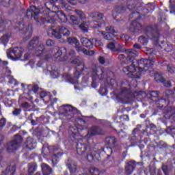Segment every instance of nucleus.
Here are the masks:
<instances>
[{
  "mask_svg": "<svg viewBox=\"0 0 175 175\" xmlns=\"http://www.w3.org/2000/svg\"><path fill=\"white\" fill-rule=\"evenodd\" d=\"M57 1V0H50L49 2L45 3V7L48 12L43 10V8L40 7L39 8H36V7L31 5L27 12V18H31V17H33L36 21H39L38 16L40 13H44V14H46L45 21L49 24H55L57 21V18L55 17H57L62 23H67L68 17H66L64 12L58 11L57 13L55 12H50V10H55V9H57V6L54 5Z\"/></svg>",
  "mask_w": 175,
  "mask_h": 175,
  "instance_id": "f257e3e1",
  "label": "nucleus"
},
{
  "mask_svg": "<svg viewBox=\"0 0 175 175\" xmlns=\"http://www.w3.org/2000/svg\"><path fill=\"white\" fill-rule=\"evenodd\" d=\"M154 62H155V59H141L137 61L138 64V71L134 64H131L126 68H123L124 72H129L127 75L130 76V77H133V79H139L140 75H143L144 72L148 70L153 65Z\"/></svg>",
  "mask_w": 175,
  "mask_h": 175,
  "instance_id": "f03ea898",
  "label": "nucleus"
},
{
  "mask_svg": "<svg viewBox=\"0 0 175 175\" xmlns=\"http://www.w3.org/2000/svg\"><path fill=\"white\" fill-rule=\"evenodd\" d=\"M85 129V120L82 118H77L74 126H70L69 129V135L71 140H79L77 137L79 136L81 131Z\"/></svg>",
  "mask_w": 175,
  "mask_h": 175,
  "instance_id": "7ed1b4c3",
  "label": "nucleus"
},
{
  "mask_svg": "<svg viewBox=\"0 0 175 175\" xmlns=\"http://www.w3.org/2000/svg\"><path fill=\"white\" fill-rule=\"evenodd\" d=\"M46 32L49 36H54L56 39H61L62 38L61 33H62L64 36H69L70 35V31L62 26L49 27Z\"/></svg>",
  "mask_w": 175,
  "mask_h": 175,
  "instance_id": "20e7f679",
  "label": "nucleus"
},
{
  "mask_svg": "<svg viewBox=\"0 0 175 175\" xmlns=\"http://www.w3.org/2000/svg\"><path fill=\"white\" fill-rule=\"evenodd\" d=\"M106 75V70L98 65H94L92 68V79L93 80L92 83V87L96 88L98 84L95 81L96 80H103Z\"/></svg>",
  "mask_w": 175,
  "mask_h": 175,
  "instance_id": "39448f33",
  "label": "nucleus"
},
{
  "mask_svg": "<svg viewBox=\"0 0 175 175\" xmlns=\"http://www.w3.org/2000/svg\"><path fill=\"white\" fill-rule=\"evenodd\" d=\"M115 53H118V54L120 53H125L127 55V59H129L131 62L133 61V58H135V57L139 55L137 51L134 49H126L125 47H124V45L117 42H116L115 46Z\"/></svg>",
  "mask_w": 175,
  "mask_h": 175,
  "instance_id": "423d86ee",
  "label": "nucleus"
},
{
  "mask_svg": "<svg viewBox=\"0 0 175 175\" xmlns=\"http://www.w3.org/2000/svg\"><path fill=\"white\" fill-rule=\"evenodd\" d=\"M37 44H38L37 46ZM35 49L36 55L37 57H40L44 52V45L39 43L38 37L33 38V39L29 42L28 49L33 50Z\"/></svg>",
  "mask_w": 175,
  "mask_h": 175,
  "instance_id": "0eeeda50",
  "label": "nucleus"
},
{
  "mask_svg": "<svg viewBox=\"0 0 175 175\" xmlns=\"http://www.w3.org/2000/svg\"><path fill=\"white\" fill-rule=\"evenodd\" d=\"M21 143H23V138L21 135H16L12 141L7 144V150L8 152H14L16 150H18Z\"/></svg>",
  "mask_w": 175,
  "mask_h": 175,
  "instance_id": "6e6552de",
  "label": "nucleus"
},
{
  "mask_svg": "<svg viewBox=\"0 0 175 175\" xmlns=\"http://www.w3.org/2000/svg\"><path fill=\"white\" fill-rule=\"evenodd\" d=\"M67 42L69 44H75V49L77 51H83L84 54H86V55H94L95 53L94 51H87L86 49H84L80 46V42H79V40L75 37H70L67 39Z\"/></svg>",
  "mask_w": 175,
  "mask_h": 175,
  "instance_id": "1a4fd4ad",
  "label": "nucleus"
},
{
  "mask_svg": "<svg viewBox=\"0 0 175 175\" xmlns=\"http://www.w3.org/2000/svg\"><path fill=\"white\" fill-rule=\"evenodd\" d=\"M24 49L23 48L15 47L14 49H10L7 51V57L13 61H17L19 58H21Z\"/></svg>",
  "mask_w": 175,
  "mask_h": 175,
  "instance_id": "9d476101",
  "label": "nucleus"
},
{
  "mask_svg": "<svg viewBox=\"0 0 175 175\" xmlns=\"http://www.w3.org/2000/svg\"><path fill=\"white\" fill-rule=\"evenodd\" d=\"M103 132L102 129L97 126L90 127L88 129V133L86 135L87 139H91L93 136H96V135H102Z\"/></svg>",
  "mask_w": 175,
  "mask_h": 175,
  "instance_id": "9b49d317",
  "label": "nucleus"
},
{
  "mask_svg": "<svg viewBox=\"0 0 175 175\" xmlns=\"http://www.w3.org/2000/svg\"><path fill=\"white\" fill-rule=\"evenodd\" d=\"M80 75H81L80 69L77 68L73 77H72L70 75H67V80H68L71 84H77V83H79V77H80Z\"/></svg>",
  "mask_w": 175,
  "mask_h": 175,
  "instance_id": "f8f14e48",
  "label": "nucleus"
},
{
  "mask_svg": "<svg viewBox=\"0 0 175 175\" xmlns=\"http://www.w3.org/2000/svg\"><path fill=\"white\" fill-rule=\"evenodd\" d=\"M146 35L148 37H149L150 39L155 40V42H158V40L159 39V33L157 31L154 32L151 27L148 28V30L146 31Z\"/></svg>",
  "mask_w": 175,
  "mask_h": 175,
  "instance_id": "ddd939ff",
  "label": "nucleus"
},
{
  "mask_svg": "<svg viewBox=\"0 0 175 175\" xmlns=\"http://www.w3.org/2000/svg\"><path fill=\"white\" fill-rule=\"evenodd\" d=\"M142 25L136 21H133L130 26V31L134 33H139L142 31Z\"/></svg>",
  "mask_w": 175,
  "mask_h": 175,
  "instance_id": "4468645a",
  "label": "nucleus"
},
{
  "mask_svg": "<svg viewBox=\"0 0 175 175\" xmlns=\"http://www.w3.org/2000/svg\"><path fill=\"white\" fill-rule=\"evenodd\" d=\"M135 167H136V163L135 161H129L126 165V173L129 175L132 174L135 170Z\"/></svg>",
  "mask_w": 175,
  "mask_h": 175,
  "instance_id": "2eb2a0df",
  "label": "nucleus"
},
{
  "mask_svg": "<svg viewBox=\"0 0 175 175\" xmlns=\"http://www.w3.org/2000/svg\"><path fill=\"white\" fill-rule=\"evenodd\" d=\"M60 110L63 111L62 113L64 116H69L72 114V111L75 110V108L70 105H62L60 107Z\"/></svg>",
  "mask_w": 175,
  "mask_h": 175,
  "instance_id": "dca6fc26",
  "label": "nucleus"
},
{
  "mask_svg": "<svg viewBox=\"0 0 175 175\" xmlns=\"http://www.w3.org/2000/svg\"><path fill=\"white\" fill-rule=\"evenodd\" d=\"M88 151L87 146L85 144L78 143L77 144V152L79 155H84V152Z\"/></svg>",
  "mask_w": 175,
  "mask_h": 175,
  "instance_id": "f3484780",
  "label": "nucleus"
},
{
  "mask_svg": "<svg viewBox=\"0 0 175 175\" xmlns=\"http://www.w3.org/2000/svg\"><path fill=\"white\" fill-rule=\"evenodd\" d=\"M81 43L87 49H92V47H94V42L91 41L87 38H81Z\"/></svg>",
  "mask_w": 175,
  "mask_h": 175,
  "instance_id": "a211bd4d",
  "label": "nucleus"
},
{
  "mask_svg": "<svg viewBox=\"0 0 175 175\" xmlns=\"http://www.w3.org/2000/svg\"><path fill=\"white\" fill-rule=\"evenodd\" d=\"M24 146L28 150H33L36 147V144L33 142V139L31 137H28L25 142Z\"/></svg>",
  "mask_w": 175,
  "mask_h": 175,
  "instance_id": "6ab92c4d",
  "label": "nucleus"
},
{
  "mask_svg": "<svg viewBox=\"0 0 175 175\" xmlns=\"http://www.w3.org/2000/svg\"><path fill=\"white\" fill-rule=\"evenodd\" d=\"M16 173V165H9L5 171L2 172L1 175H14Z\"/></svg>",
  "mask_w": 175,
  "mask_h": 175,
  "instance_id": "aec40b11",
  "label": "nucleus"
},
{
  "mask_svg": "<svg viewBox=\"0 0 175 175\" xmlns=\"http://www.w3.org/2000/svg\"><path fill=\"white\" fill-rule=\"evenodd\" d=\"M90 18H93L94 20H98V21L100 20H103V14L100 12H92L89 14Z\"/></svg>",
  "mask_w": 175,
  "mask_h": 175,
  "instance_id": "412c9836",
  "label": "nucleus"
},
{
  "mask_svg": "<svg viewBox=\"0 0 175 175\" xmlns=\"http://www.w3.org/2000/svg\"><path fill=\"white\" fill-rule=\"evenodd\" d=\"M41 167L44 175L51 174V168L49 165H47V164H42Z\"/></svg>",
  "mask_w": 175,
  "mask_h": 175,
  "instance_id": "4be33fe9",
  "label": "nucleus"
},
{
  "mask_svg": "<svg viewBox=\"0 0 175 175\" xmlns=\"http://www.w3.org/2000/svg\"><path fill=\"white\" fill-rule=\"evenodd\" d=\"M71 64H74V65H76L77 66H81L80 70H83L84 68V64H83V62H81V59L79 57H76L74 60H71Z\"/></svg>",
  "mask_w": 175,
  "mask_h": 175,
  "instance_id": "5701e85b",
  "label": "nucleus"
},
{
  "mask_svg": "<svg viewBox=\"0 0 175 175\" xmlns=\"http://www.w3.org/2000/svg\"><path fill=\"white\" fill-rule=\"evenodd\" d=\"M96 159V152L90 150V152L87 154V160L88 161V162H92V161H95Z\"/></svg>",
  "mask_w": 175,
  "mask_h": 175,
  "instance_id": "b1692460",
  "label": "nucleus"
},
{
  "mask_svg": "<svg viewBox=\"0 0 175 175\" xmlns=\"http://www.w3.org/2000/svg\"><path fill=\"white\" fill-rule=\"evenodd\" d=\"M106 142L111 147H115L116 144L117 143V139L114 137H109L106 139Z\"/></svg>",
  "mask_w": 175,
  "mask_h": 175,
  "instance_id": "393cba45",
  "label": "nucleus"
},
{
  "mask_svg": "<svg viewBox=\"0 0 175 175\" xmlns=\"http://www.w3.org/2000/svg\"><path fill=\"white\" fill-rule=\"evenodd\" d=\"M101 35L105 40H114L116 39V36H112L111 33L105 31H102Z\"/></svg>",
  "mask_w": 175,
  "mask_h": 175,
  "instance_id": "a878e982",
  "label": "nucleus"
},
{
  "mask_svg": "<svg viewBox=\"0 0 175 175\" xmlns=\"http://www.w3.org/2000/svg\"><path fill=\"white\" fill-rule=\"evenodd\" d=\"M75 12L76 13L77 16H78L79 19H81V21L87 19V16L83 11L79 10H75Z\"/></svg>",
  "mask_w": 175,
  "mask_h": 175,
  "instance_id": "bb28decb",
  "label": "nucleus"
},
{
  "mask_svg": "<svg viewBox=\"0 0 175 175\" xmlns=\"http://www.w3.org/2000/svg\"><path fill=\"white\" fill-rule=\"evenodd\" d=\"M10 24V22L8 21H3L2 19H0V32L1 31H3L6 27H8V24Z\"/></svg>",
  "mask_w": 175,
  "mask_h": 175,
  "instance_id": "cd10ccee",
  "label": "nucleus"
},
{
  "mask_svg": "<svg viewBox=\"0 0 175 175\" xmlns=\"http://www.w3.org/2000/svg\"><path fill=\"white\" fill-rule=\"evenodd\" d=\"M38 168V166H36V164L33 163H29V174H32L35 170Z\"/></svg>",
  "mask_w": 175,
  "mask_h": 175,
  "instance_id": "c85d7f7f",
  "label": "nucleus"
},
{
  "mask_svg": "<svg viewBox=\"0 0 175 175\" xmlns=\"http://www.w3.org/2000/svg\"><path fill=\"white\" fill-rule=\"evenodd\" d=\"M61 4L64 9L66 10L68 12L72 10V8L70 7L69 4L65 0H61Z\"/></svg>",
  "mask_w": 175,
  "mask_h": 175,
  "instance_id": "c756f323",
  "label": "nucleus"
},
{
  "mask_svg": "<svg viewBox=\"0 0 175 175\" xmlns=\"http://www.w3.org/2000/svg\"><path fill=\"white\" fill-rule=\"evenodd\" d=\"M116 43H117L116 41L108 43V44L107 45V49H109V50H111V51H113L114 53H116Z\"/></svg>",
  "mask_w": 175,
  "mask_h": 175,
  "instance_id": "7c9ffc66",
  "label": "nucleus"
},
{
  "mask_svg": "<svg viewBox=\"0 0 175 175\" xmlns=\"http://www.w3.org/2000/svg\"><path fill=\"white\" fill-rule=\"evenodd\" d=\"M63 53H66V48L64 47L59 49L55 55V58H59Z\"/></svg>",
  "mask_w": 175,
  "mask_h": 175,
  "instance_id": "2f4dec72",
  "label": "nucleus"
},
{
  "mask_svg": "<svg viewBox=\"0 0 175 175\" xmlns=\"http://www.w3.org/2000/svg\"><path fill=\"white\" fill-rule=\"evenodd\" d=\"M79 28L83 32H88V25H87V22H83L79 25Z\"/></svg>",
  "mask_w": 175,
  "mask_h": 175,
  "instance_id": "473e14b6",
  "label": "nucleus"
},
{
  "mask_svg": "<svg viewBox=\"0 0 175 175\" xmlns=\"http://www.w3.org/2000/svg\"><path fill=\"white\" fill-rule=\"evenodd\" d=\"M70 20L72 24H75V25H79L80 24V21H79L77 17L75 15L70 16Z\"/></svg>",
  "mask_w": 175,
  "mask_h": 175,
  "instance_id": "72a5a7b5",
  "label": "nucleus"
},
{
  "mask_svg": "<svg viewBox=\"0 0 175 175\" xmlns=\"http://www.w3.org/2000/svg\"><path fill=\"white\" fill-rule=\"evenodd\" d=\"M154 80L157 82V83H163V77H162V75H159V74H156L154 75Z\"/></svg>",
  "mask_w": 175,
  "mask_h": 175,
  "instance_id": "f704fd0d",
  "label": "nucleus"
},
{
  "mask_svg": "<svg viewBox=\"0 0 175 175\" xmlns=\"http://www.w3.org/2000/svg\"><path fill=\"white\" fill-rule=\"evenodd\" d=\"M107 33H110L112 36L116 33V30L111 26H108L106 27Z\"/></svg>",
  "mask_w": 175,
  "mask_h": 175,
  "instance_id": "c9c22d12",
  "label": "nucleus"
},
{
  "mask_svg": "<svg viewBox=\"0 0 175 175\" xmlns=\"http://www.w3.org/2000/svg\"><path fill=\"white\" fill-rule=\"evenodd\" d=\"M10 36H12L11 34L4 35L1 39V42H3V43H8L9 42V38H10Z\"/></svg>",
  "mask_w": 175,
  "mask_h": 175,
  "instance_id": "e433bc0d",
  "label": "nucleus"
},
{
  "mask_svg": "<svg viewBox=\"0 0 175 175\" xmlns=\"http://www.w3.org/2000/svg\"><path fill=\"white\" fill-rule=\"evenodd\" d=\"M138 40L140 43H142V44H147V43H148V39L144 36L139 37Z\"/></svg>",
  "mask_w": 175,
  "mask_h": 175,
  "instance_id": "4c0bfd02",
  "label": "nucleus"
},
{
  "mask_svg": "<svg viewBox=\"0 0 175 175\" xmlns=\"http://www.w3.org/2000/svg\"><path fill=\"white\" fill-rule=\"evenodd\" d=\"M91 175H99V170L96 168L92 167L89 170Z\"/></svg>",
  "mask_w": 175,
  "mask_h": 175,
  "instance_id": "58836bf2",
  "label": "nucleus"
},
{
  "mask_svg": "<svg viewBox=\"0 0 175 175\" xmlns=\"http://www.w3.org/2000/svg\"><path fill=\"white\" fill-rule=\"evenodd\" d=\"M6 125V119H0V132L3 129V127Z\"/></svg>",
  "mask_w": 175,
  "mask_h": 175,
  "instance_id": "ea45409f",
  "label": "nucleus"
},
{
  "mask_svg": "<svg viewBox=\"0 0 175 175\" xmlns=\"http://www.w3.org/2000/svg\"><path fill=\"white\" fill-rule=\"evenodd\" d=\"M26 34L29 36V38H31L32 35V25H29L27 28L26 29Z\"/></svg>",
  "mask_w": 175,
  "mask_h": 175,
  "instance_id": "a19ab883",
  "label": "nucleus"
},
{
  "mask_svg": "<svg viewBox=\"0 0 175 175\" xmlns=\"http://www.w3.org/2000/svg\"><path fill=\"white\" fill-rule=\"evenodd\" d=\"M75 57V51H71L69 53L68 59H59V61H66V59H72V58Z\"/></svg>",
  "mask_w": 175,
  "mask_h": 175,
  "instance_id": "79ce46f5",
  "label": "nucleus"
},
{
  "mask_svg": "<svg viewBox=\"0 0 175 175\" xmlns=\"http://www.w3.org/2000/svg\"><path fill=\"white\" fill-rule=\"evenodd\" d=\"M68 169H69L70 172H71V173H73V172H76L77 167H76L75 164H74V163L69 164Z\"/></svg>",
  "mask_w": 175,
  "mask_h": 175,
  "instance_id": "37998d69",
  "label": "nucleus"
},
{
  "mask_svg": "<svg viewBox=\"0 0 175 175\" xmlns=\"http://www.w3.org/2000/svg\"><path fill=\"white\" fill-rule=\"evenodd\" d=\"M51 162L53 165H57L58 162V155L54 154L52 157Z\"/></svg>",
  "mask_w": 175,
  "mask_h": 175,
  "instance_id": "c03bdc74",
  "label": "nucleus"
},
{
  "mask_svg": "<svg viewBox=\"0 0 175 175\" xmlns=\"http://www.w3.org/2000/svg\"><path fill=\"white\" fill-rule=\"evenodd\" d=\"M46 46H48V47H51L53 46H54V41H53V40H47L46 42Z\"/></svg>",
  "mask_w": 175,
  "mask_h": 175,
  "instance_id": "a18cd8bd",
  "label": "nucleus"
},
{
  "mask_svg": "<svg viewBox=\"0 0 175 175\" xmlns=\"http://www.w3.org/2000/svg\"><path fill=\"white\" fill-rule=\"evenodd\" d=\"M98 62H100V64H101L102 65H103V64L106 63V59H105L104 57L103 56H100L98 58Z\"/></svg>",
  "mask_w": 175,
  "mask_h": 175,
  "instance_id": "49530a36",
  "label": "nucleus"
},
{
  "mask_svg": "<svg viewBox=\"0 0 175 175\" xmlns=\"http://www.w3.org/2000/svg\"><path fill=\"white\" fill-rule=\"evenodd\" d=\"M92 40L95 42V46H103V44L102 43V42H100V40H97V39H92Z\"/></svg>",
  "mask_w": 175,
  "mask_h": 175,
  "instance_id": "de8ad7c7",
  "label": "nucleus"
},
{
  "mask_svg": "<svg viewBox=\"0 0 175 175\" xmlns=\"http://www.w3.org/2000/svg\"><path fill=\"white\" fill-rule=\"evenodd\" d=\"M167 70L168 72H170V73H174L175 72V68L171 66H167Z\"/></svg>",
  "mask_w": 175,
  "mask_h": 175,
  "instance_id": "09e8293b",
  "label": "nucleus"
},
{
  "mask_svg": "<svg viewBox=\"0 0 175 175\" xmlns=\"http://www.w3.org/2000/svg\"><path fill=\"white\" fill-rule=\"evenodd\" d=\"M51 76H52L53 79H55V77H58V72L52 71L51 72Z\"/></svg>",
  "mask_w": 175,
  "mask_h": 175,
  "instance_id": "8fccbe9b",
  "label": "nucleus"
},
{
  "mask_svg": "<svg viewBox=\"0 0 175 175\" xmlns=\"http://www.w3.org/2000/svg\"><path fill=\"white\" fill-rule=\"evenodd\" d=\"M21 113V109H15V110L13 111L14 116H18Z\"/></svg>",
  "mask_w": 175,
  "mask_h": 175,
  "instance_id": "3c124183",
  "label": "nucleus"
},
{
  "mask_svg": "<svg viewBox=\"0 0 175 175\" xmlns=\"http://www.w3.org/2000/svg\"><path fill=\"white\" fill-rule=\"evenodd\" d=\"M165 87H167V88H169V87H170L172 85V82L169 81H165L163 83Z\"/></svg>",
  "mask_w": 175,
  "mask_h": 175,
  "instance_id": "603ef678",
  "label": "nucleus"
},
{
  "mask_svg": "<svg viewBox=\"0 0 175 175\" xmlns=\"http://www.w3.org/2000/svg\"><path fill=\"white\" fill-rule=\"evenodd\" d=\"M162 170L164 172L165 174H167V165H163Z\"/></svg>",
  "mask_w": 175,
  "mask_h": 175,
  "instance_id": "864d4df0",
  "label": "nucleus"
},
{
  "mask_svg": "<svg viewBox=\"0 0 175 175\" xmlns=\"http://www.w3.org/2000/svg\"><path fill=\"white\" fill-rule=\"evenodd\" d=\"M38 88L36 85H33L32 90L33 91L34 94H36L38 92Z\"/></svg>",
  "mask_w": 175,
  "mask_h": 175,
  "instance_id": "5fc2aeb1",
  "label": "nucleus"
},
{
  "mask_svg": "<svg viewBox=\"0 0 175 175\" xmlns=\"http://www.w3.org/2000/svg\"><path fill=\"white\" fill-rule=\"evenodd\" d=\"M133 48L137 49V50H140L142 46L139 44H134Z\"/></svg>",
  "mask_w": 175,
  "mask_h": 175,
  "instance_id": "6e6d98bb",
  "label": "nucleus"
},
{
  "mask_svg": "<svg viewBox=\"0 0 175 175\" xmlns=\"http://www.w3.org/2000/svg\"><path fill=\"white\" fill-rule=\"evenodd\" d=\"M168 48H166L165 50L166 51L169 52V51H172V50H173V46H172V45H169L167 44Z\"/></svg>",
  "mask_w": 175,
  "mask_h": 175,
  "instance_id": "4d7b16f0",
  "label": "nucleus"
},
{
  "mask_svg": "<svg viewBox=\"0 0 175 175\" xmlns=\"http://www.w3.org/2000/svg\"><path fill=\"white\" fill-rule=\"evenodd\" d=\"M46 95H47V93H46V92H42L40 94V98H45Z\"/></svg>",
  "mask_w": 175,
  "mask_h": 175,
  "instance_id": "13d9d810",
  "label": "nucleus"
},
{
  "mask_svg": "<svg viewBox=\"0 0 175 175\" xmlns=\"http://www.w3.org/2000/svg\"><path fill=\"white\" fill-rule=\"evenodd\" d=\"M105 21H103L100 24L98 23L96 25V26H95V28H99V27H102V25H105Z\"/></svg>",
  "mask_w": 175,
  "mask_h": 175,
  "instance_id": "bf43d9fd",
  "label": "nucleus"
},
{
  "mask_svg": "<svg viewBox=\"0 0 175 175\" xmlns=\"http://www.w3.org/2000/svg\"><path fill=\"white\" fill-rule=\"evenodd\" d=\"M135 8H136L135 5H131V4L128 5V9H129L130 10H132V9H135Z\"/></svg>",
  "mask_w": 175,
  "mask_h": 175,
  "instance_id": "052dcab7",
  "label": "nucleus"
},
{
  "mask_svg": "<svg viewBox=\"0 0 175 175\" xmlns=\"http://www.w3.org/2000/svg\"><path fill=\"white\" fill-rule=\"evenodd\" d=\"M165 94H166V95H172V94H173V91H172V90H167L165 92Z\"/></svg>",
  "mask_w": 175,
  "mask_h": 175,
  "instance_id": "680f3d73",
  "label": "nucleus"
},
{
  "mask_svg": "<svg viewBox=\"0 0 175 175\" xmlns=\"http://www.w3.org/2000/svg\"><path fill=\"white\" fill-rule=\"evenodd\" d=\"M10 2V0H4V3L7 4H4V6H9V3Z\"/></svg>",
  "mask_w": 175,
  "mask_h": 175,
  "instance_id": "e2e57ef3",
  "label": "nucleus"
},
{
  "mask_svg": "<svg viewBox=\"0 0 175 175\" xmlns=\"http://www.w3.org/2000/svg\"><path fill=\"white\" fill-rule=\"evenodd\" d=\"M118 58H119V59H124V58H125V56L124 55H122V54H121V55H120L119 56H118Z\"/></svg>",
  "mask_w": 175,
  "mask_h": 175,
  "instance_id": "0e129e2a",
  "label": "nucleus"
},
{
  "mask_svg": "<svg viewBox=\"0 0 175 175\" xmlns=\"http://www.w3.org/2000/svg\"><path fill=\"white\" fill-rule=\"evenodd\" d=\"M74 1L75 0H68V2H69V3H71V5H72V6H75V5H76V3H73Z\"/></svg>",
  "mask_w": 175,
  "mask_h": 175,
  "instance_id": "69168bd1",
  "label": "nucleus"
},
{
  "mask_svg": "<svg viewBox=\"0 0 175 175\" xmlns=\"http://www.w3.org/2000/svg\"><path fill=\"white\" fill-rule=\"evenodd\" d=\"M116 83V80L114 79H111V85H114V83Z\"/></svg>",
  "mask_w": 175,
  "mask_h": 175,
  "instance_id": "338daca9",
  "label": "nucleus"
},
{
  "mask_svg": "<svg viewBox=\"0 0 175 175\" xmlns=\"http://www.w3.org/2000/svg\"><path fill=\"white\" fill-rule=\"evenodd\" d=\"M28 57H29V54L27 53L25 55V59H28Z\"/></svg>",
  "mask_w": 175,
  "mask_h": 175,
  "instance_id": "774afa93",
  "label": "nucleus"
}]
</instances>
